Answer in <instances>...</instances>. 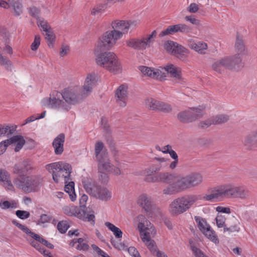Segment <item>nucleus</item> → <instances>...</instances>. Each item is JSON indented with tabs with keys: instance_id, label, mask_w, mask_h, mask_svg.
I'll use <instances>...</instances> for the list:
<instances>
[{
	"instance_id": "ea45409f",
	"label": "nucleus",
	"mask_w": 257,
	"mask_h": 257,
	"mask_svg": "<svg viewBox=\"0 0 257 257\" xmlns=\"http://www.w3.org/2000/svg\"><path fill=\"white\" fill-rule=\"evenodd\" d=\"M65 191L69 195L71 201H74L76 199V195L74 191V183L70 182L65 186Z\"/></svg>"
},
{
	"instance_id": "2eb2a0df",
	"label": "nucleus",
	"mask_w": 257,
	"mask_h": 257,
	"mask_svg": "<svg viewBox=\"0 0 257 257\" xmlns=\"http://www.w3.org/2000/svg\"><path fill=\"white\" fill-rule=\"evenodd\" d=\"M128 97V87L125 84L120 85L116 90L115 98L117 103L121 107L126 104Z\"/></svg>"
},
{
	"instance_id": "f3484780",
	"label": "nucleus",
	"mask_w": 257,
	"mask_h": 257,
	"mask_svg": "<svg viewBox=\"0 0 257 257\" xmlns=\"http://www.w3.org/2000/svg\"><path fill=\"white\" fill-rule=\"evenodd\" d=\"M137 204L147 213L151 211L155 207L151 197L145 194H142L139 197Z\"/></svg>"
},
{
	"instance_id": "9b49d317",
	"label": "nucleus",
	"mask_w": 257,
	"mask_h": 257,
	"mask_svg": "<svg viewBox=\"0 0 257 257\" xmlns=\"http://www.w3.org/2000/svg\"><path fill=\"white\" fill-rule=\"evenodd\" d=\"M139 232L142 240L150 251H155L156 244L152 239L157 234L154 226L151 224L150 225L146 227L143 230H140Z\"/></svg>"
},
{
	"instance_id": "4468645a",
	"label": "nucleus",
	"mask_w": 257,
	"mask_h": 257,
	"mask_svg": "<svg viewBox=\"0 0 257 257\" xmlns=\"http://www.w3.org/2000/svg\"><path fill=\"white\" fill-rule=\"evenodd\" d=\"M181 210L184 213L192 207V206L198 200L199 196L194 194H187L177 198Z\"/></svg>"
},
{
	"instance_id": "49530a36",
	"label": "nucleus",
	"mask_w": 257,
	"mask_h": 257,
	"mask_svg": "<svg viewBox=\"0 0 257 257\" xmlns=\"http://www.w3.org/2000/svg\"><path fill=\"white\" fill-rule=\"evenodd\" d=\"M11 6L12 7L15 16H20L23 13L22 4L19 2H15L13 3H9Z\"/></svg>"
},
{
	"instance_id": "6e6d98bb",
	"label": "nucleus",
	"mask_w": 257,
	"mask_h": 257,
	"mask_svg": "<svg viewBox=\"0 0 257 257\" xmlns=\"http://www.w3.org/2000/svg\"><path fill=\"white\" fill-rule=\"evenodd\" d=\"M139 70L144 75H147L150 77L151 78H153L154 74L152 73L154 72V68L151 69V68L146 66H141L139 67Z\"/></svg>"
},
{
	"instance_id": "58836bf2",
	"label": "nucleus",
	"mask_w": 257,
	"mask_h": 257,
	"mask_svg": "<svg viewBox=\"0 0 257 257\" xmlns=\"http://www.w3.org/2000/svg\"><path fill=\"white\" fill-rule=\"evenodd\" d=\"M105 225L113 232L115 237L117 238L122 237V232L119 228L109 222H105Z\"/></svg>"
},
{
	"instance_id": "c03bdc74",
	"label": "nucleus",
	"mask_w": 257,
	"mask_h": 257,
	"mask_svg": "<svg viewBox=\"0 0 257 257\" xmlns=\"http://www.w3.org/2000/svg\"><path fill=\"white\" fill-rule=\"evenodd\" d=\"M98 180L103 184H106L109 180V174L110 172L98 171Z\"/></svg>"
},
{
	"instance_id": "69168bd1",
	"label": "nucleus",
	"mask_w": 257,
	"mask_h": 257,
	"mask_svg": "<svg viewBox=\"0 0 257 257\" xmlns=\"http://www.w3.org/2000/svg\"><path fill=\"white\" fill-rule=\"evenodd\" d=\"M10 179L9 173L5 170H0V181L6 182Z\"/></svg>"
},
{
	"instance_id": "4be33fe9",
	"label": "nucleus",
	"mask_w": 257,
	"mask_h": 257,
	"mask_svg": "<svg viewBox=\"0 0 257 257\" xmlns=\"http://www.w3.org/2000/svg\"><path fill=\"white\" fill-rule=\"evenodd\" d=\"M189 48L200 54H205V51L208 48L207 44L202 41L196 42L191 39L188 41Z\"/></svg>"
},
{
	"instance_id": "864d4df0",
	"label": "nucleus",
	"mask_w": 257,
	"mask_h": 257,
	"mask_svg": "<svg viewBox=\"0 0 257 257\" xmlns=\"http://www.w3.org/2000/svg\"><path fill=\"white\" fill-rule=\"evenodd\" d=\"M69 227V222L66 220L60 221L57 224V229L62 233L66 232Z\"/></svg>"
},
{
	"instance_id": "338daca9",
	"label": "nucleus",
	"mask_w": 257,
	"mask_h": 257,
	"mask_svg": "<svg viewBox=\"0 0 257 257\" xmlns=\"http://www.w3.org/2000/svg\"><path fill=\"white\" fill-rule=\"evenodd\" d=\"M10 145V143L9 142V139L2 141L0 143V155L3 154L5 152L7 147Z\"/></svg>"
},
{
	"instance_id": "603ef678",
	"label": "nucleus",
	"mask_w": 257,
	"mask_h": 257,
	"mask_svg": "<svg viewBox=\"0 0 257 257\" xmlns=\"http://www.w3.org/2000/svg\"><path fill=\"white\" fill-rule=\"evenodd\" d=\"M172 106L170 104L160 101L158 111L169 113L172 111Z\"/></svg>"
},
{
	"instance_id": "8fccbe9b",
	"label": "nucleus",
	"mask_w": 257,
	"mask_h": 257,
	"mask_svg": "<svg viewBox=\"0 0 257 257\" xmlns=\"http://www.w3.org/2000/svg\"><path fill=\"white\" fill-rule=\"evenodd\" d=\"M177 32L187 34L192 31V29L189 26L185 24H178L176 25Z\"/></svg>"
},
{
	"instance_id": "774afa93",
	"label": "nucleus",
	"mask_w": 257,
	"mask_h": 257,
	"mask_svg": "<svg viewBox=\"0 0 257 257\" xmlns=\"http://www.w3.org/2000/svg\"><path fill=\"white\" fill-rule=\"evenodd\" d=\"M213 124L212 119H208L204 121H202L199 123V127L202 128H206Z\"/></svg>"
},
{
	"instance_id": "f03ea898",
	"label": "nucleus",
	"mask_w": 257,
	"mask_h": 257,
	"mask_svg": "<svg viewBox=\"0 0 257 257\" xmlns=\"http://www.w3.org/2000/svg\"><path fill=\"white\" fill-rule=\"evenodd\" d=\"M203 180L202 175L197 172L191 173L184 176L174 173L171 183L163 190V192L165 195L175 194L199 186Z\"/></svg>"
},
{
	"instance_id": "6ab92c4d",
	"label": "nucleus",
	"mask_w": 257,
	"mask_h": 257,
	"mask_svg": "<svg viewBox=\"0 0 257 257\" xmlns=\"http://www.w3.org/2000/svg\"><path fill=\"white\" fill-rule=\"evenodd\" d=\"M12 223L24 232L29 233L30 235L38 240V241L42 244L46 246V244L48 243V241L47 240L32 231L27 226L19 223L17 220H13Z\"/></svg>"
},
{
	"instance_id": "13d9d810",
	"label": "nucleus",
	"mask_w": 257,
	"mask_h": 257,
	"mask_svg": "<svg viewBox=\"0 0 257 257\" xmlns=\"http://www.w3.org/2000/svg\"><path fill=\"white\" fill-rule=\"evenodd\" d=\"M106 5L104 4L97 5L93 8L91 13L93 15H96L104 11Z\"/></svg>"
},
{
	"instance_id": "412c9836",
	"label": "nucleus",
	"mask_w": 257,
	"mask_h": 257,
	"mask_svg": "<svg viewBox=\"0 0 257 257\" xmlns=\"http://www.w3.org/2000/svg\"><path fill=\"white\" fill-rule=\"evenodd\" d=\"M97 165V171L111 172L113 165L111 163L108 156L95 160Z\"/></svg>"
},
{
	"instance_id": "1a4fd4ad",
	"label": "nucleus",
	"mask_w": 257,
	"mask_h": 257,
	"mask_svg": "<svg viewBox=\"0 0 257 257\" xmlns=\"http://www.w3.org/2000/svg\"><path fill=\"white\" fill-rule=\"evenodd\" d=\"M156 36L154 31L151 34L140 38H131L126 41V45L134 50L143 51L151 46Z\"/></svg>"
},
{
	"instance_id": "c85d7f7f",
	"label": "nucleus",
	"mask_w": 257,
	"mask_h": 257,
	"mask_svg": "<svg viewBox=\"0 0 257 257\" xmlns=\"http://www.w3.org/2000/svg\"><path fill=\"white\" fill-rule=\"evenodd\" d=\"M204 109L202 106H200L198 107L189 108V111L191 115V121L192 122L202 118L204 114Z\"/></svg>"
},
{
	"instance_id": "f8f14e48",
	"label": "nucleus",
	"mask_w": 257,
	"mask_h": 257,
	"mask_svg": "<svg viewBox=\"0 0 257 257\" xmlns=\"http://www.w3.org/2000/svg\"><path fill=\"white\" fill-rule=\"evenodd\" d=\"M194 219L199 229L207 238L215 243L219 242L215 232L211 229L210 226L205 219L197 216H195Z\"/></svg>"
},
{
	"instance_id": "0e129e2a",
	"label": "nucleus",
	"mask_w": 257,
	"mask_h": 257,
	"mask_svg": "<svg viewBox=\"0 0 257 257\" xmlns=\"http://www.w3.org/2000/svg\"><path fill=\"white\" fill-rule=\"evenodd\" d=\"M16 215L21 219H26L28 218L30 216V213L28 211L18 210L16 212Z\"/></svg>"
},
{
	"instance_id": "2f4dec72",
	"label": "nucleus",
	"mask_w": 257,
	"mask_h": 257,
	"mask_svg": "<svg viewBox=\"0 0 257 257\" xmlns=\"http://www.w3.org/2000/svg\"><path fill=\"white\" fill-rule=\"evenodd\" d=\"M95 198L102 201H107L111 199V192L106 187L100 186Z\"/></svg>"
},
{
	"instance_id": "f257e3e1",
	"label": "nucleus",
	"mask_w": 257,
	"mask_h": 257,
	"mask_svg": "<svg viewBox=\"0 0 257 257\" xmlns=\"http://www.w3.org/2000/svg\"><path fill=\"white\" fill-rule=\"evenodd\" d=\"M79 86H74L65 89L62 92L56 91L50 94L49 98L43 99L45 105L68 111L72 105L81 102L86 98Z\"/></svg>"
},
{
	"instance_id": "cd10ccee",
	"label": "nucleus",
	"mask_w": 257,
	"mask_h": 257,
	"mask_svg": "<svg viewBox=\"0 0 257 257\" xmlns=\"http://www.w3.org/2000/svg\"><path fill=\"white\" fill-rule=\"evenodd\" d=\"M32 169V166L27 162L25 161L15 165L14 168V172L15 174L24 175L28 173Z\"/></svg>"
},
{
	"instance_id": "0eeeda50",
	"label": "nucleus",
	"mask_w": 257,
	"mask_h": 257,
	"mask_svg": "<svg viewBox=\"0 0 257 257\" xmlns=\"http://www.w3.org/2000/svg\"><path fill=\"white\" fill-rule=\"evenodd\" d=\"M46 169L52 174L53 179L56 183L59 182L60 178H64L65 183L69 180L71 166L69 164L63 162L53 163L47 165Z\"/></svg>"
},
{
	"instance_id": "ddd939ff",
	"label": "nucleus",
	"mask_w": 257,
	"mask_h": 257,
	"mask_svg": "<svg viewBox=\"0 0 257 257\" xmlns=\"http://www.w3.org/2000/svg\"><path fill=\"white\" fill-rule=\"evenodd\" d=\"M98 80L97 74L95 72L88 73L84 80V84L81 90L84 95L87 97L92 92L93 88L96 85Z\"/></svg>"
},
{
	"instance_id": "3c124183",
	"label": "nucleus",
	"mask_w": 257,
	"mask_h": 257,
	"mask_svg": "<svg viewBox=\"0 0 257 257\" xmlns=\"http://www.w3.org/2000/svg\"><path fill=\"white\" fill-rule=\"evenodd\" d=\"M177 43L172 41H167L164 44V49L169 53L173 54Z\"/></svg>"
},
{
	"instance_id": "bb28decb",
	"label": "nucleus",
	"mask_w": 257,
	"mask_h": 257,
	"mask_svg": "<svg viewBox=\"0 0 257 257\" xmlns=\"http://www.w3.org/2000/svg\"><path fill=\"white\" fill-rule=\"evenodd\" d=\"M94 157L95 160L108 156L104 144L101 141H97L94 145Z\"/></svg>"
},
{
	"instance_id": "a18cd8bd",
	"label": "nucleus",
	"mask_w": 257,
	"mask_h": 257,
	"mask_svg": "<svg viewBox=\"0 0 257 257\" xmlns=\"http://www.w3.org/2000/svg\"><path fill=\"white\" fill-rule=\"evenodd\" d=\"M191 115L189 109L187 110L179 112L178 114V118L183 122H189L191 121Z\"/></svg>"
},
{
	"instance_id": "680f3d73",
	"label": "nucleus",
	"mask_w": 257,
	"mask_h": 257,
	"mask_svg": "<svg viewBox=\"0 0 257 257\" xmlns=\"http://www.w3.org/2000/svg\"><path fill=\"white\" fill-rule=\"evenodd\" d=\"M215 219L217 226L218 227H225V226H226L225 224V218L224 216L221 214H218Z\"/></svg>"
},
{
	"instance_id": "79ce46f5",
	"label": "nucleus",
	"mask_w": 257,
	"mask_h": 257,
	"mask_svg": "<svg viewBox=\"0 0 257 257\" xmlns=\"http://www.w3.org/2000/svg\"><path fill=\"white\" fill-rule=\"evenodd\" d=\"M213 124H220L226 122L229 119V115L221 114L215 115L212 118Z\"/></svg>"
},
{
	"instance_id": "7ed1b4c3",
	"label": "nucleus",
	"mask_w": 257,
	"mask_h": 257,
	"mask_svg": "<svg viewBox=\"0 0 257 257\" xmlns=\"http://www.w3.org/2000/svg\"><path fill=\"white\" fill-rule=\"evenodd\" d=\"M166 162L167 160L164 158H154L153 163L144 170L145 181L149 183L163 182L170 185L174 173L162 172L157 174L166 165Z\"/></svg>"
},
{
	"instance_id": "6e6552de",
	"label": "nucleus",
	"mask_w": 257,
	"mask_h": 257,
	"mask_svg": "<svg viewBox=\"0 0 257 257\" xmlns=\"http://www.w3.org/2000/svg\"><path fill=\"white\" fill-rule=\"evenodd\" d=\"M241 62V58L237 56H225L213 63L211 68L213 71L220 74L224 69L235 70L238 68Z\"/></svg>"
},
{
	"instance_id": "393cba45",
	"label": "nucleus",
	"mask_w": 257,
	"mask_h": 257,
	"mask_svg": "<svg viewBox=\"0 0 257 257\" xmlns=\"http://www.w3.org/2000/svg\"><path fill=\"white\" fill-rule=\"evenodd\" d=\"M65 135L63 134L59 135L53 141L52 145L56 155H61L64 151V143Z\"/></svg>"
},
{
	"instance_id": "9d476101",
	"label": "nucleus",
	"mask_w": 257,
	"mask_h": 257,
	"mask_svg": "<svg viewBox=\"0 0 257 257\" xmlns=\"http://www.w3.org/2000/svg\"><path fill=\"white\" fill-rule=\"evenodd\" d=\"M121 38V33L113 32V30L107 31L99 38L97 47L100 50L109 49L116 43L117 40Z\"/></svg>"
},
{
	"instance_id": "de8ad7c7",
	"label": "nucleus",
	"mask_w": 257,
	"mask_h": 257,
	"mask_svg": "<svg viewBox=\"0 0 257 257\" xmlns=\"http://www.w3.org/2000/svg\"><path fill=\"white\" fill-rule=\"evenodd\" d=\"M37 24L39 27H41L45 33L51 30V27L48 22L43 18H37Z\"/></svg>"
},
{
	"instance_id": "20e7f679",
	"label": "nucleus",
	"mask_w": 257,
	"mask_h": 257,
	"mask_svg": "<svg viewBox=\"0 0 257 257\" xmlns=\"http://www.w3.org/2000/svg\"><path fill=\"white\" fill-rule=\"evenodd\" d=\"M96 62L99 66L113 74L121 71V66L116 55L111 52H102L96 56Z\"/></svg>"
},
{
	"instance_id": "39448f33",
	"label": "nucleus",
	"mask_w": 257,
	"mask_h": 257,
	"mask_svg": "<svg viewBox=\"0 0 257 257\" xmlns=\"http://www.w3.org/2000/svg\"><path fill=\"white\" fill-rule=\"evenodd\" d=\"M235 185L231 184H224L211 189L210 194L203 195L202 199L206 201L214 200H221L223 198H234Z\"/></svg>"
},
{
	"instance_id": "b1692460",
	"label": "nucleus",
	"mask_w": 257,
	"mask_h": 257,
	"mask_svg": "<svg viewBox=\"0 0 257 257\" xmlns=\"http://www.w3.org/2000/svg\"><path fill=\"white\" fill-rule=\"evenodd\" d=\"M127 23L125 21L116 20L111 24L113 28V32L115 33H121V38L123 34L127 33L128 31Z\"/></svg>"
},
{
	"instance_id": "e2e57ef3",
	"label": "nucleus",
	"mask_w": 257,
	"mask_h": 257,
	"mask_svg": "<svg viewBox=\"0 0 257 257\" xmlns=\"http://www.w3.org/2000/svg\"><path fill=\"white\" fill-rule=\"evenodd\" d=\"M191 249L196 257H208L199 248L194 245H191Z\"/></svg>"
},
{
	"instance_id": "423d86ee",
	"label": "nucleus",
	"mask_w": 257,
	"mask_h": 257,
	"mask_svg": "<svg viewBox=\"0 0 257 257\" xmlns=\"http://www.w3.org/2000/svg\"><path fill=\"white\" fill-rule=\"evenodd\" d=\"M42 183V178L38 176L20 175L14 181V185L26 193L38 191Z\"/></svg>"
},
{
	"instance_id": "aec40b11",
	"label": "nucleus",
	"mask_w": 257,
	"mask_h": 257,
	"mask_svg": "<svg viewBox=\"0 0 257 257\" xmlns=\"http://www.w3.org/2000/svg\"><path fill=\"white\" fill-rule=\"evenodd\" d=\"M12 223L24 232L29 233L30 235L38 240V241L42 244L46 246V244L48 243V241L47 240L32 231L27 226L19 223L17 220H13Z\"/></svg>"
},
{
	"instance_id": "e433bc0d",
	"label": "nucleus",
	"mask_w": 257,
	"mask_h": 257,
	"mask_svg": "<svg viewBox=\"0 0 257 257\" xmlns=\"http://www.w3.org/2000/svg\"><path fill=\"white\" fill-rule=\"evenodd\" d=\"M188 52L189 51L187 49L177 43L172 54L176 56L180 59H182Z\"/></svg>"
},
{
	"instance_id": "473e14b6",
	"label": "nucleus",
	"mask_w": 257,
	"mask_h": 257,
	"mask_svg": "<svg viewBox=\"0 0 257 257\" xmlns=\"http://www.w3.org/2000/svg\"><path fill=\"white\" fill-rule=\"evenodd\" d=\"M77 213V217L84 221L90 222L91 224L94 225L95 223V216L93 214H89L83 210H79Z\"/></svg>"
},
{
	"instance_id": "37998d69",
	"label": "nucleus",
	"mask_w": 257,
	"mask_h": 257,
	"mask_svg": "<svg viewBox=\"0 0 257 257\" xmlns=\"http://www.w3.org/2000/svg\"><path fill=\"white\" fill-rule=\"evenodd\" d=\"M154 72L152 74H154L153 78L156 79L162 80L164 79L166 77V71H165V67H160L158 69H155Z\"/></svg>"
},
{
	"instance_id": "5fc2aeb1",
	"label": "nucleus",
	"mask_w": 257,
	"mask_h": 257,
	"mask_svg": "<svg viewBox=\"0 0 257 257\" xmlns=\"http://www.w3.org/2000/svg\"><path fill=\"white\" fill-rule=\"evenodd\" d=\"M45 38L48 41V45L49 47H52L55 40V36L52 30L46 33Z\"/></svg>"
},
{
	"instance_id": "5701e85b",
	"label": "nucleus",
	"mask_w": 257,
	"mask_h": 257,
	"mask_svg": "<svg viewBox=\"0 0 257 257\" xmlns=\"http://www.w3.org/2000/svg\"><path fill=\"white\" fill-rule=\"evenodd\" d=\"M243 144L248 149H252L257 147V129L244 138Z\"/></svg>"
},
{
	"instance_id": "052dcab7",
	"label": "nucleus",
	"mask_w": 257,
	"mask_h": 257,
	"mask_svg": "<svg viewBox=\"0 0 257 257\" xmlns=\"http://www.w3.org/2000/svg\"><path fill=\"white\" fill-rule=\"evenodd\" d=\"M41 37L40 35H36L34 40L31 45V49L32 51H36L40 45Z\"/></svg>"
},
{
	"instance_id": "c9c22d12",
	"label": "nucleus",
	"mask_w": 257,
	"mask_h": 257,
	"mask_svg": "<svg viewBox=\"0 0 257 257\" xmlns=\"http://www.w3.org/2000/svg\"><path fill=\"white\" fill-rule=\"evenodd\" d=\"M232 224H230L229 227L225 226V227H224V232L228 231L230 232H238L240 231V222L238 220L233 217L232 218Z\"/></svg>"
},
{
	"instance_id": "a878e982",
	"label": "nucleus",
	"mask_w": 257,
	"mask_h": 257,
	"mask_svg": "<svg viewBox=\"0 0 257 257\" xmlns=\"http://www.w3.org/2000/svg\"><path fill=\"white\" fill-rule=\"evenodd\" d=\"M165 69L166 74H169L170 77L177 80L182 79L181 71L180 68L172 64H169L165 66Z\"/></svg>"
},
{
	"instance_id": "4d7b16f0",
	"label": "nucleus",
	"mask_w": 257,
	"mask_h": 257,
	"mask_svg": "<svg viewBox=\"0 0 257 257\" xmlns=\"http://www.w3.org/2000/svg\"><path fill=\"white\" fill-rule=\"evenodd\" d=\"M109 148L113 157L115 159H118L119 156V152L115 144L113 142H110L109 143Z\"/></svg>"
},
{
	"instance_id": "bf43d9fd",
	"label": "nucleus",
	"mask_w": 257,
	"mask_h": 257,
	"mask_svg": "<svg viewBox=\"0 0 257 257\" xmlns=\"http://www.w3.org/2000/svg\"><path fill=\"white\" fill-rule=\"evenodd\" d=\"M77 243H78L76 246V248L80 250H86L89 248V245L85 242H84V239L79 238L77 239Z\"/></svg>"
},
{
	"instance_id": "c756f323",
	"label": "nucleus",
	"mask_w": 257,
	"mask_h": 257,
	"mask_svg": "<svg viewBox=\"0 0 257 257\" xmlns=\"http://www.w3.org/2000/svg\"><path fill=\"white\" fill-rule=\"evenodd\" d=\"M168 211L173 216H177L183 213L177 198L170 203L168 207Z\"/></svg>"
},
{
	"instance_id": "7c9ffc66",
	"label": "nucleus",
	"mask_w": 257,
	"mask_h": 257,
	"mask_svg": "<svg viewBox=\"0 0 257 257\" xmlns=\"http://www.w3.org/2000/svg\"><path fill=\"white\" fill-rule=\"evenodd\" d=\"M134 221L137 224L139 230H143L146 227L152 224L147 220L146 216L142 214H139L134 218Z\"/></svg>"
},
{
	"instance_id": "4c0bfd02",
	"label": "nucleus",
	"mask_w": 257,
	"mask_h": 257,
	"mask_svg": "<svg viewBox=\"0 0 257 257\" xmlns=\"http://www.w3.org/2000/svg\"><path fill=\"white\" fill-rule=\"evenodd\" d=\"M160 101L153 98H148L145 100L146 107L152 110L158 111Z\"/></svg>"
},
{
	"instance_id": "a19ab883",
	"label": "nucleus",
	"mask_w": 257,
	"mask_h": 257,
	"mask_svg": "<svg viewBox=\"0 0 257 257\" xmlns=\"http://www.w3.org/2000/svg\"><path fill=\"white\" fill-rule=\"evenodd\" d=\"M27 235L25 236L27 240L30 243V244L34 248H35L37 250H38L39 252H42V250L44 249V247H42L39 244V242L38 240H36L34 238L32 237L31 235H30L29 233H25Z\"/></svg>"
},
{
	"instance_id": "72a5a7b5",
	"label": "nucleus",
	"mask_w": 257,
	"mask_h": 257,
	"mask_svg": "<svg viewBox=\"0 0 257 257\" xmlns=\"http://www.w3.org/2000/svg\"><path fill=\"white\" fill-rule=\"evenodd\" d=\"M9 142L11 144L14 143L16 144V146L15 149L16 152H18L22 149L23 146L25 143V141L23 138L21 136H15L9 139Z\"/></svg>"
},
{
	"instance_id": "09e8293b",
	"label": "nucleus",
	"mask_w": 257,
	"mask_h": 257,
	"mask_svg": "<svg viewBox=\"0 0 257 257\" xmlns=\"http://www.w3.org/2000/svg\"><path fill=\"white\" fill-rule=\"evenodd\" d=\"M177 32L176 25L169 26L166 29L162 31L160 34V36L163 37L166 35H172Z\"/></svg>"
},
{
	"instance_id": "dca6fc26",
	"label": "nucleus",
	"mask_w": 257,
	"mask_h": 257,
	"mask_svg": "<svg viewBox=\"0 0 257 257\" xmlns=\"http://www.w3.org/2000/svg\"><path fill=\"white\" fill-rule=\"evenodd\" d=\"M82 184L85 191L91 196L95 198L101 186L95 180L90 178H84L82 180Z\"/></svg>"
},
{
	"instance_id": "a211bd4d",
	"label": "nucleus",
	"mask_w": 257,
	"mask_h": 257,
	"mask_svg": "<svg viewBox=\"0 0 257 257\" xmlns=\"http://www.w3.org/2000/svg\"><path fill=\"white\" fill-rule=\"evenodd\" d=\"M234 50L236 54L234 56H237L240 58L241 56L247 55L248 53L247 48L243 37L239 35H237L236 37Z\"/></svg>"
},
{
	"instance_id": "f704fd0d",
	"label": "nucleus",
	"mask_w": 257,
	"mask_h": 257,
	"mask_svg": "<svg viewBox=\"0 0 257 257\" xmlns=\"http://www.w3.org/2000/svg\"><path fill=\"white\" fill-rule=\"evenodd\" d=\"M234 198H246L249 196V191L242 186H236L235 187Z\"/></svg>"
}]
</instances>
